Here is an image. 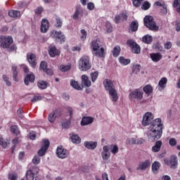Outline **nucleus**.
<instances>
[{"label": "nucleus", "mask_w": 180, "mask_h": 180, "mask_svg": "<svg viewBox=\"0 0 180 180\" xmlns=\"http://www.w3.org/2000/svg\"><path fill=\"white\" fill-rule=\"evenodd\" d=\"M147 136L148 140H150V141L161 139L162 136V123L161 122V119L157 118L153 122L148 129Z\"/></svg>", "instance_id": "obj_1"}, {"label": "nucleus", "mask_w": 180, "mask_h": 180, "mask_svg": "<svg viewBox=\"0 0 180 180\" xmlns=\"http://www.w3.org/2000/svg\"><path fill=\"white\" fill-rule=\"evenodd\" d=\"M103 44V43L99 39L91 42V49L93 50L94 56L100 58L105 57V49L102 46Z\"/></svg>", "instance_id": "obj_2"}, {"label": "nucleus", "mask_w": 180, "mask_h": 180, "mask_svg": "<svg viewBox=\"0 0 180 180\" xmlns=\"http://www.w3.org/2000/svg\"><path fill=\"white\" fill-rule=\"evenodd\" d=\"M103 85L107 91L109 92V95H110L112 101L114 102H117L119 98L117 97V92H116V89H115V86L113 85V82L109 79H106L103 82Z\"/></svg>", "instance_id": "obj_3"}, {"label": "nucleus", "mask_w": 180, "mask_h": 180, "mask_svg": "<svg viewBox=\"0 0 180 180\" xmlns=\"http://www.w3.org/2000/svg\"><path fill=\"white\" fill-rule=\"evenodd\" d=\"M79 69L80 71H88L92 68L91 58L87 55H84L78 61Z\"/></svg>", "instance_id": "obj_4"}, {"label": "nucleus", "mask_w": 180, "mask_h": 180, "mask_svg": "<svg viewBox=\"0 0 180 180\" xmlns=\"http://www.w3.org/2000/svg\"><path fill=\"white\" fill-rule=\"evenodd\" d=\"M143 22L145 26L148 27V29L153 30V32H158L160 27L157 25L155 21H154V18H153V16H146L143 19Z\"/></svg>", "instance_id": "obj_5"}, {"label": "nucleus", "mask_w": 180, "mask_h": 180, "mask_svg": "<svg viewBox=\"0 0 180 180\" xmlns=\"http://www.w3.org/2000/svg\"><path fill=\"white\" fill-rule=\"evenodd\" d=\"M143 90L140 89H136L132 90L129 94V98L132 101V102H139L143 99Z\"/></svg>", "instance_id": "obj_6"}, {"label": "nucleus", "mask_w": 180, "mask_h": 180, "mask_svg": "<svg viewBox=\"0 0 180 180\" xmlns=\"http://www.w3.org/2000/svg\"><path fill=\"white\" fill-rule=\"evenodd\" d=\"M51 37H52V39H56V41H58V43H60L61 44L65 41V36L61 32H51Z\"/></svg>", "instance_id": "obj_7"}, {"label": "nucleus", "mask_w": 180, "mask_h": 180, "mask_svg": "<svg viewBox=\"0 0 180 180\" xmlns=\"http://www.w3.org/2000/svg\"><path fill=\"white\" fill-rule=\"evenodd\" d=\"M166 165H169L172 169H175L178 167V158L175 155H172L169 159L166 158L164 160Z\"/></svg>", "instance_id": "obj_8"}, {"label": "nucleus", "mask_w": 180, "mask_h": 180, "mask_svg": "<svg viewBox=\"0 0 180 180\" xmlns=\"http://www.w3.org/2000/svg\"><path fill=\"white\" fill-rule=\"evenodd\" d=\"M1 47L2 49H9V46L13 43L12 37H0Z\"/></svg>", "instance_id": "obj_9"}, {"label": "nucleus", "mask_w": 180, "mask_h": 180, "mask_svg": "<svg viewBox=\"0 0 180 180\" xmlns=\"http://www.w3.org/2000/svg\"><path fill=\"white\" fill-rule=\"evenodd\" d=\"M153 120H154V115L151 112H146L142 120V126L146 127V126H150L151 123H153Z\"/></svg>", "instance_id": "obj_10"}, {"label": "nucleus", "mask_w": 180, "mask_h": 180, "mask_svg": "<svg viewBox=\"0 0 180 180\" xmlns=\"http://www.w3.org/2000/svg\"><path fill=\"white\" fill-rule=\"evenodd\" d=\"M127 44L131 47L132 53L134 54H140V46L134 42V41L129 39L127 41Z\"/></svg>", "instance_id": "obj_11"}, {"label": "nucleus", "mask_w": 180, "mask_h": 180, "mask_svg": "<svg viewBox=\"0 0 180 180\" xmlns=\"http://www.w3.org/2000/svg\"><path fill=\"white\" fill-rule=\"evenodd\" d=\"M50 146V141L49 140H44L42 141V146L41 149L38 151V155L39 157H43L46 154V151L49 150Z\"/></svg>", "instance_id": "obj_12"}, {"label": "nucleus", "mask_w": 180, "mask_h": 180, "mask_svg": "<svg viewBox=\"0 0 180 180\" xmlns=\"http://www.w3.org/2000/svg\"><path fill=\"white\" fill-rule=\"evenodd\" d=\"M56 155H58V158L64 160V158L68 157V150L64 149L63 146H58L56 150Z\"/></svg>", "instance_id": "obj_13"}, {"label": "nucleus", "mask_w": 180, "mask_h": 180, "mask_svg": "<svg viewBox=\"0 0 180 180\" xmlns=\"http://www.w3.org/2000/svg\"><path fill=\"white\" fill-rule=\"evenodd\" d=\"M151 165V162L149 160L142 161L139 162L138 167H136L137 171H146L147 168H150Z\"/></svg>", "instance_id": "obj_14"}, {"label": "nucleus", "mask_w": 180, "mask_h": 180, "mask_svg": "<svg viewBox=\"0 0 180 180\" xmlns=\"http://www.w3.org/2000/svg\"><path fill=\"white\" fill-rule=\"evenodd\" d=\"M27 59L32 68H34L37 65V63H36V55L32 53H27Z\"/></svg>", "instance_id": "obj_15"}, {"label": "nucleus", "mask_w": 180, "mask_h": 180, "mask_svg": "<svg viewBox=\"0 0 180 180\" xmlns=\"http://www.w3.org/2000/svg\"><path fill=\"white\" fill-rule=\"evenodd\" d=\"M67 110L68 113H69L70 117L69 120L67 121L66 123L63 124V126L65 129H67L70 126V124H71V119H72V115L74 113V110L71 107H68Z\"/></svg>", "instance_id": "obj_16"}, {"label": "nucleus", "mask_w": 180, "mask_h": 180, "mask_svg": "<svg viewBox=\"0 0 180 180\" xmlns=\"http://www.w3.org/2000/svg\"><path fill=\"white\" fill-rule=\"evenodd\" d=\"M101 157L103 160H108L110 158V153L109 152V146H104L103 151L101 152Z\"/></svg>", "instance_id": "obj_17"}, {"label": "nucleus", "mask_w": 180, "mask_h": 180, "mask_svg": "<svg viewBox=\"0 0 180 180\" xmlns=\"http://www.w3.org/2000/svg\"><path fill=\"white\" fill-rule=\"evenodd\" d=\"M50 27V24L49 23V20L44 19L41 21V33H46L49 28Z\"/></svg>", "instance_id": "obj_18"}, {"label": "nucleus", "mask_w": 180, "mask_h": 180, "mask_svg": "<svg viewBox=\"0 0 180 180\" xmlns=\"http://www.w3.org/2000/svg\"><path fill=\"white\" fill-rule=\"evenodd\" d=\"M60 50L57 49V48L54 46H51L49 50V54L51 57H56L57 56H60Z\"/></svg>", "instance_id": "obj_19"}, {"label": "nucleus", "mask_w": 180, "mask_h": 180, "mask_svg": "<svg viewBox=\"0 0 180 180\" xmlns=\"http://www.w3.org/2000/svg\"><path fill=\"white\" fill-rule=\"evenodd\" d=\"M82 85L86 87H89L92 85L91 80H89V77H88L86 75H82Z\"/></svg>", "instance_id": "obj_20"}, {"label": "nucleus", "mask_w": 180, "mask_h": 180, "mask_svg": "<svg viewBox=\"0 0 180 180\" xmlns=\"http://www.w3.org/2000/svg\"><path fill=\"white\" fill-rule=\"evenodd\" d=\"M84 146L86 148L89 150H95L96 148V146H98V142L96 141H86L84 142Z\"/></svg>", "instance_id": "obj_21"}, {"label": "nucleus", "mask_w": 180, "mask_h": 180, "mask_svg": "<svg viewBox=\"0 0 180 180\" xmlns=\"http://www.w3.org/2000/svg\"><path fill=\"white\" fill-rule=\"evenodd\" d=\"M94 117H84L82 120L81 124L82 126H88V124H91L93 123Z\"/></svg>", "instance_id": "obj_22"}, {"label": "nucleus", "mask_w": 180, "mask_h": 180, "mask_svg": "<svg viewBox=\"0 0 180 180\" xmlns=\"http://www.w3.org/2000/svg\"><path fill=\"white\" fill-rule=\"evenodd\" d=\"M150 57L153 61L155 63H158L161 58H162V55L160 53H150Z\"/></svg>", "instance_id": "obj_23"}, {"label": "nucleus", "mask_w": 180, "mask_h": 180, "mask_svg": "<svg viewBox=\"0 0 180 180\" xmlns=\"http://www.w3.org/2000/svg\"><path fill=\"white\" fill-rule=\"evenodd\" d=\"M167 82H168V79H167V77H162L158 83L159 90L162 91V89H164V88L167 86Z\"/></svg>", "instance_id": "obj_24"}, {"label": "nucleus", "mask_w": 180, "mask_h": 180, "mask_svg": "<svg viewBox=\"0 0 180 180\" xmlns=\"http://www.w3.org/2000/svg\"><path fill=\"white\" fill-rule=\"evenodd\" d=\"M35 77L33 73H30L27 75L26 77L25 78L24 82L25 85H29V81L30 82H34Z\"/></svg>", "instance_id": "obj_25"}, {"label": "nucleus", "mask_w": 180, "mask_h": 180, "mask_svg": "<svg viewBox=\"0 0 180 180\" xmlns=\"http://www.w3.org/2000/svg\"><path fill=\"white\" fill-rule=\"evenodd\" d=\"M161 146H162V141H158L155 143V146L152 147V151L153 153H158L161 150Z\"/></svg>", "instance_id": "obj_26"}, {"label": "nucleus", "mask_w": 180, "mask_h": 180, "mask_svg": "<svg viewBox=\"0 0 180 180\" xmlns=\"http://www.w3.org/2000/svg\"><path fill=\"white\" fill-rule=\"evenodd\" d=\"M57 110L51 112L48 117V120L51 123H54L56 122V119H57Z\"/></svg>", "instance_id": "obj_27"}, {"label": "nucleus", "mask_w": 180, "mask_h": 180, "mask_svg": "<svg viewBox=\"0 0 180 180\" xmlns=\"http://www.w3.org/2000/svg\"><path fill=\"white\" fill-rule=\"evenodd\" d=\"M8 15L11 18H19L21 16L22 13H20L19 11L11 10L8 11Z\"/></svg>", "instance_id": "obj_28"}, {"label": "nucleus", "mask_w": 180, "mask_h": 180, "mask_svg": "<svg viewBox=\"0 0 180 180\" xmlns=\"http://www.w3.org/2000/svg\"><path fill=\"white\" fill-rule=\"evenodd\" d=\"M70 139L75 144H79L81 143V138L77 134H72Z\"/></svg>", "instance_id": "obj_29"}, {"label": "nucleus", "mask_w": 180, "mask_h": 180, "mask_svg": "<svg viewBox=\"0 0 180 180\" xmlns=\"http://www.w3.org/2000/svg\"><path fill=\"white\" fill-rule=\"evenodd\" d=\"M160 167H161V164L160 163V162H154L152 164V171L154 172V174H157V172H158Z\"/></svg>", "instance_id": "obj_30"}, {"label": "nucleus", "mask_w": 180, "mask_h": 180, "mask_svg": "<svg viewBox=\"0 0 180 180\" xmlns=\"http://www.w3.org/2000/svg\"><path fill=\"white\" fill-rule=\"evenodd\" d=\"M143 89L146 95H151L153 94V86L150 84L145 86Z\"/></svg>", "instance_id": "obj_31"}, {"label": "nucleus", "mask_w": 180, "mask_h": 180, "mask_svg": "<svg viewBox=\"0 0 180 180\" xmlns=\"http://www.w3.org/2000/svg\"><path fill=\"white\" fill-rule=\"evenodd\" d=\"M18 67L16 65H12V71H13V81H18Z\"/></svg>", "instance_id": "obj_32"}, {"label": "nucleus", "mask_w": 180, "mask_h": 180, "mask_svg": "<svg viewBox=\"0 0 180 180\" xmlns=\"http://www.w3.org/2000/svg\"><path fill=\"white\" fill-rule=\"evenodd\" d=\"M108 148H110V153H112V154L115 155L119 153V147L117 146V145L112 144Z\"/></svg>", "instance_id": "obj_33"}, {"label": "nucleus", "mask_w": 180, "mask_h": 180, "mask_svg": "<svg viewBox=\"0 0 180 180\" xmlns=\"http://www.w3.org/2000/svg\"><path fill=\"white\" fill-rule=\"evenodd\" d=\"M142 40L143 43H146V44H150L153 41V37L147 34L142 38Z\"/></svg>", "instance_id": "obj_34"}, {"label": "nucleus", "mask_w": 180, "mask_h": 180, "mask_svg": "<svg viewBox=\"0 0 180 180\" xmlns=\"http://www.w3.org/2000/svg\"><path fill=\"white\" fill-rule=\"evenodd\" d=\"M139 29V23L136 21H132L130 24V30L132 32H137Z\"/></svg>", "instance_id": "obj_35"}, {"label": "nucleus", "mask_w": 180, "mask_h": 180, "mask_svg": "<svg viewBox=\"0 0 180 180\" xmlns=\"http://www.w3.org/2000/svg\"><path fill=\"white\" fill-rule=\"evenodd\" d=\"M70 85L75 89H77V91H81V89H82V87L81 86L78 85V82H76L75 80H71Z\"/></svg>", "instance_id": "obj_36"}, {"label": "nucleus", "mask_w": 180, "mask_h": 180, "mask_svg": "<svg viewBox=\"0 0 180 180\" xmlns=\"http://www.w3.org/2000/svg\"><path fill=\"white\" fill-rule=\"evenodd\" d=\"M119 61L122 65H127L128 64H130V59H126L123 56H120L119 58Z\"/></svg>", "instance_id": "obj_37"}, {"label": "nucleus", "mask_w": 180, "mask_h": 180, "mask_svg": "<svg viewBox=\"0 0 180 180\" xmlns=\"http://www.w3.org/2000/svg\"><path fill=\"white\" fill-rule=\"evenodd\" d=\"M37 86H39L40 89H46V88H47V82L39 80L37 83Z\"/></svg>", "instance_id": "obj_38"}, {"label": "nucleus", "mask_w": 180, "mask_h": 180, "mask_svg": "<svg viewBox=\"0 0 180 180\" xmlns=\"http://www.w3.org/2000/svg\"><path fill=\"white\" fill-rule=\"evenodd\" d=\"M120 46H115L112 50V56L114 57H119V55L120 54Z\"/></svg>", "instance_id": "obj_39"}, {"label": "nucleus", "mask_w": 180, "mask_h": 180, "mask_svg": "<svg viewBox=\"0 0 180 180\" xmlns=\"http://www.w3.org/2000/svg\"><path fill=\"white\" fill-rule=\"evenodd\" d=\"M174 8H176V12L180 15V0H174L173 2Z\"/></svg>", "instance_id": "obj_40"}, {"label": "nucleus", "mask_w": 180, "mask_h": 180, "mask_svg": "<svg viewBox=\"0 0 180 180\" xmlns=\"http://www.w3.org/2000/svg\"><path fill=\"white\" fill-rule=\"evenodd\" d=\"M26 178L27 180H34V174L32 170H28L26 173Z\"/></svg>", "instance_id": "obj_41"}, {"label": "nucleus", "mask_w": 180, "mask_h": 180, "mask_svg": "<svg viewBox=\"0 0 180 180\" xmlns=\"http://www.w3.org/2000/svg\"><path fill=\"white\" fill-rule=\"evenodd\" d=\"M120 15L121 16V20L122 22L127 20V18H129V13L124 11L121 13Z\"/></svg>", "instance_id": "obj_42"}, {"label": "nucleus", "mask_w": 180, "mask_h": 180, "mask_svg": "<svg viewBox=\"0 0 180 180\" xmlns=\"http://www.w3.org/2000/svg\"><path fill=\"white\" fill-rule=\"evenodd\" d=\"M60 70L63 72H65V71H70L71 70V65H62L60 67Z\"/></svg>", "instance_id": "obj_43"}, {"label": "nucleus", "mask_w": 180, "mask_h": 180, "mask_svg": "<svg viewBox=\"0 0 180 180\" xmlns=\"http://www.w3.org/2000/svg\"><path fill=\"white\" fill-rule=\"evenodd\" d=\"M140 70H141V66L140 65H136L133 66L132 72L134 74H137L140 72Z\"/></svg>", "instance_id": "obj_44"}, {"label": "nucleus", "mask_w": 180, "mask_h": 180, "mask_svg": "<svg viewBox=\"0 0 180 180\" xmlns=\"http://www.w3.org/2000/svg\"><path fill=\"white\" fill-rule=\"evenodd\" d=\"M98 75H99V73L98 72H94L91 73V78L92 82H95L96 81Z\"/></svg>", "instance_id": "obj_45"}, {"label": "nucleus", "mask_w": 180, "mask_h": 180, "mask_svg": "<svg viewBox=\"0 0 180 180\" xmlns=\"http://www.w3.org/2000/svg\"><path fill=\"white\" fill-rule=\"evenodd\" d=\"M150 6H151V4H150V2L145 1L143 2L141 6V9H143V11H147L148 9H150Z\"/></svg>", "instance_id": "obj_46"}, {"label": "nucleus", "mask_w": 180, "mask_h": 180, "mask_svg": "<svg viewBox=\"0 0 180 180\" xmlns=\"http://www.w3.org/2000/svg\"><path fill=\"white\" fill-rule=\"evenodd\" d=\"M3 79L4 82H6V85H7V86H11V85H12V83L11 82V81H9V77H8L7 75H4Z\"/></svg>", "instance_id": "obj_47"}, {"label": "nucleus", "mask_w": 180, "mask_h": 180, "mask_svg": "<svg viewBox=\"0 0 180 180\" xmlns=\"http://www.w3.org/2000/svg\"><path fill=\"white\" fill-rule=\"evenodd\" d=\"M160 15H167L168 13V9H167V5H165L160 8Z\"/></svg>", "instance_id": "obj_48"}, {"label": "nucleus", "mask_w": 180, "mask_h": 180, "mask_svg": "<svg viewBox=\"0 0 180 180\" xmlns=\"http://www.w3.org/2000/svg\"><path fill=\"white\" fill-rule=\"evenodd\" d=\"M0 146H2L4 148H6L8 147V143L5 141V139L2 138V136L0 135Z\"/></svg>", "instance_id": "obj_49"}, {"label": "nucleus", "mask_w": 180, "mask_h": 180, "mask_svg": "<svg viewBox=\"0 0 180 180\" xmlns=\"http://www.w3.org/2000/svg\"><path fill=\"white\" fill-rule=\"evenodd\" d=\"M11 130L12 131V133H13L14 134H20V131H19V129L18 128V126L16 125H14V126H12L11 127Z\"/></svg>", "instance_id": "obj_50"}, {"label": "nucleus", "mask_w": 180, "mask_h": 180, "mask_svg": "<svg viewBox=\"0 0 180 180\" xmlns=\"http://www.w3.org/2000/svg\"><path fill=\"white\" fill-rule=\"evenodd\" d=\"M129 144H140V142L137 139V137L131 138L129 140Z\"/></svg>", "instance_id": "obj_51"}, {"label": "nucleus", "mask_w": 180, "mask_h": 180, "mask_svg": "<svg viewBox=\"0 0 180 180\" xmlns=\"http://www.w3.org/2000/svg\"><path fill=\"white\" fill-rule=\"evenodd\" d=\"M32 164H34V165L40 164V157L35 155L32 159Z\"/></svg>", "instance_id": "obj_52"}, {"label": "nucleus", "mask_w": 180, "mask_h": 180, "mask_svg": "<svg viewBox=\"0 0 180 180\" xmlns=\"http://www.w3.org/2000/svg\"><path fill=\"white\" fill-rule=\"evenodd\" d=\"M81 34L82 35L80 37V39L81 40H82V41H84V40L86 39V35H87L86 31L85 30H82Z\"/></svg>", "instance_id": "obj_53"}, {"label": "nucleus", "mask_w": 180, "mask_h": 180, "mask_svg": "<svg viewBox=\"0 0 180 180\" xmlns=\"http://www.w3.org/2000/svg\"><path fill=\"white\" fill-rule=\"evenodd\" d=\"M143 1L144 0H132V3L136 8H139V6L141 5V2H143Z\"/></svg>", "instance_id": "obj_54"}, {"label": "nucleus", "mask_w": 180, "mask_h": 180, "mask_svg": "<svg viewBox=\"0 0 180 180\" xmlns=\"http://www.w3.org/2000/svg\"><path fill=\"white\" fill-rule=\"evenodd\" d=\"M105 28L108 32V33H111L112 30H113V27H112V25L109 22H108L105 25Z\"/></svg>", "instance_id": "obj_55"}, {"label": "nucleus", "mask_w": 180, "mask_h": 180, "mask_svg": "<svg viewBox=\"0 0 180 180\" xmlns=\"http://www.w3.org/2000/svg\"><path fill=\"white\" fill-rule=\"evenodd\" d=\"M164 47L166 50H169L171 49V47H172V43H171V41H167L165 44H164Z\"/></svg>", "instance_id": "obj_56"}, {"label": "nucleus", "mask_w": 180, "mask_h": 180, "mask_svg": "<svg viewBox=\"0 0 180 180\" xmlns=\"http://www.w3.org/2000/svg\"><path fill=\"white\" fill-rule=\"evenodd\" d=\"M40 68L43 70V71H46L47 69V63L42 61L40 64Z\"/></svg>", "instance_id": "obj_57"}, {"label": "nucleus", "mask_w": 180, "mask_h": 180, "mask_svg": "<svg viewBox=\"0 0 180 180\" xmlns=\"http://www.w3.org/2000/svg\"><path fill=\"white\" fill-rule=\"evenodd\" d=\"M17 114L20 119H23V117H25V116H23V110H22V108H19L18 110Z\"/></svg>", "instance_id": "obj_58"}, {"label": "nucleus", "mask_w": 180, "mask_h": 180, "mask_svg": "<svg viewBox=\"0 0 180 180\" xmlns=\"http://www.w3.org/2000/svg\"><path fill=\"white\" fill-rule=\"evenodd\" d=\"M43 7H38L35 9V13L36 15H41L43 13Z\"/></svg>", "instance_id": "obj_59"}, {"label": "nucleus", "mask_w": 180, "mask_h": 180, "mask_svg": "<svg viewBox=\"0 0 180 180\" xmlns=\"http://www.w3.org/2000/svg\"><path fill=\"white\" fill-rule=\"evenodd\" d=\"M56 27H61L63 26V20L60 18H56Z\"/></svg>", "instance_id": "obj_60"}, {"label": "nucleus", "mask_w": 180, "mask_h": 180, "mask_svg": "<svg viewBox=\"0 0 180 180\" xmlns=\"http://www.w3.org/2000/svg\"><path fill=\"white\" fill-rule=\"evenodd\" d=\"M155 5H156V6H160V8H162V6H165V3L163 1H158L155 3Z\"/></svg>", "instance_id": "obj_61"}, {"label": "nucleus", "mask_w": 180, "mask_h": 180, "mask_svg": "<svg viewBox=\"0 0 180 180\" xmlns=\"http://www.w3.org/2000/svg\"><path fill=\"white\" fill-rule=\"evenodd\" d=\"M169 143L172 146H176V139L174 138L170 139L169 141Z\"/></svg>", "instance_id": "obj_62"}, {"label": "nucleus", "mask_w": 180, "mask_h": 180, "mask_svg": "<svg viewBox=\"0 0 180 180\" xmlns=\"http://www.w3.org/2000/svg\"><path fill=\"white\" fill-rule=\"evenodd\" d=\"M37 101H41V96H34L31 102H37Z\"/></svg>", "instance_id": "obj_63"}, {"label": "nucleus", "mask_w": 180, "mask_h": 180, "mask_svg": "<svg viewBox=\"0 0 180 180\" xmlns=\"http://www.w3.org/2000/svg\"><path fill=\"white\" fill-rule=\"evenodd\" d=\"M8 179L9 180H18V176L15 174H9Z\"/></svg>", "instance_id": "obj_64"}]
</instances>
